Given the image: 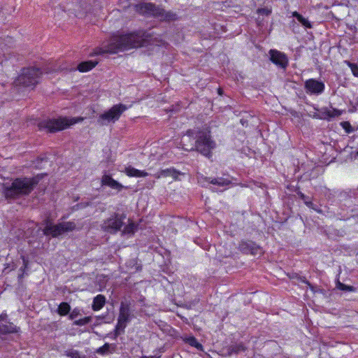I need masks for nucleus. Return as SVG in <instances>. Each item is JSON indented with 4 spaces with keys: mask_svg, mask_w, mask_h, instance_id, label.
I'll list each match as a JSON object with an SVG mask.
<instances>
[{
    "mask_svg": "<svg viewBox=\"0 0 358 358\" xmlns=\"http://www.w3.org/2000/svg\"><path fill=\"white\" fill-rule=\"evenodd\" d=\"M239 250L245 254H251L252 255H257L262 253L261 248L255 243L248 241H242L239 244Z\"/></svg>",
    "mask_w": 358,
    "mask_h": 358,
    "instance_id": "12",
    "label": "nucleus"
},
{
    "mask_svg": "<svg viewBox=\"0 0 358 358\" xmlns=\"http://www.w3.org/2000/svg\"><path fill=\"white\" fill-rule=\"evenodd\" d=\"M144 45L143 40L140 36L135 34L126 35H114L107 45L99 48L94 55L104 53L114 54L119 51H124L133 48H138Z\"/></svg>",
    "mask_w": 358,
    "mask_h": 358,
    "instance_id": "1",
    "label": "nucleus"
},
{
    "mask_svg": "<svg viewBox=\"0 0 358 358\" xmlns=\"http://www.w3.org/2000/svg\"><path fill=\"white\" fill-rule=\"evenodd\" d=\"M124 172L129 177L141 178L146 177L149 175L148 172L136 169L131 166L126 167Z\"/></svg>",
    "mask_w": 358,
    "mask_h": 358,
    "instance_id": "16",
    "label": "nucleus"
},
{
    "mask_svg": "<svg viewBox=\"0 0 358 358\" xmlns=\"http://www.w3.org/2000/svg\"><path fill=\"white\" fill-rule=\"evenodd\" d=\"M195 131H193V130H188L187 131V134L186 135H185L182 138V143L183 144V148L186 150H194V147L191 148L190 149H188L187 148H185V144L184 143L187 141V140H190L191 137H192L194 134H195Z\"/></svg>",
    "mask_w": 358,
    "mask_h": 358,
    "instance_id": "25",
    "label": "nucleus"
},
{
    "mask_svg": "<svg viewBox=\"0 0 358 358\" xmlns=\"http://www.w3.org/2000/svg\"><path fill=\"white\" fill-rule=\"evenodd\" d=\"M305 89L308 93L320 94L324 90V84L315 79H308L305 83Z\"/></svg>",
    "mask_w": 358,
    "mask_h": 358,
    "instance_id": "11",
    "label": "nucleus"
},
{
    "mask_svg": "<svg viewBox=\"0 0 358 358\" xmlns=\"http://www.w3.org/2000/svg\"><path fill=\"white\" fill-rule=\"evenodd\" d=\"M67 355L72 358H79V352L76 350H71L70 352H67Z\"/></svg>",
    "mask_w": 358,
    "mask_h": 358,
    "instance_id": "33",
    "label": "nucleus"
},
{
    "mask_svg": "<svg viewBox=\"0 0 358 358\" xmlns=\"http://www.w3.org/2000/svg\"><path fill=\"white\" fill-rule=\"evenodd\" d=\"M343 128L346 130L347 132L350 133L351 130L349 129L350 127H351L350 124L348 122H344L343 123Z\"/></svg>",
    "mask_w": 358,
    "mask_h": 358,
    "instance_id": "35",
    "label": "nucleus"
},
{
    "mask_svg": "<svg viewBox=\"0 0 358 358\" xmlns=\"http://www.w3.org/2000/svg\"><path fill=\"white\" fill-rule=\"evenodd\" d=\"M338 288L342 289V290H346V291H353L354 290V287H352V286H348V285H345L343 283H341L339 282L338 283Z\"/></svg>",
    "mask_w": 358,
    "mask_h": 358,
    "instance_id": "30",
    "label": "nucleus"
},
{
    "mask_svg": "<svg viewBox=\"0 0 358 358\" xmlns=\"http://www.w3.org/2000/svg\"><path fill=\"white\" fill-rule=\"evenodd\" d=\"M305 204L310 208H312L313 210H315V211H317V213H321L322 210H320V209H317L315 206V205L311 202V201H305Z\"/></svg>",
    "mask_w": 358,
    "mask_h": 358,
    "instance_id": "31",
    "label": "nucleus"
},
{
    "mask_svg": "<svg viewBox=\"0 0 358 358\" xmlns=\"http://www.w3.org/2000/svg\"><path fill=\"white\" fill-rule=\"evenodd\" d=\"M106 303V298L103 295L99 294L94 297L92 304V309L94 310H99L101 309Z\"/></svg>",
    "mask_w": 358,
    "mask_h": 358,
    "instance_id": "19",
    "label": "nucleus"
},
{
    "mask_svg": "<svg viewBox=\"0 0 358 358\" xmlns=\"http://www.w3.org/2000/svg\"><path fill=\"white\" fill-rule=\"evenodd\" d=\"M101 183L103 185L108 186L112 189H116L118 192L121 191L123 188V185L112 178L108 175H104L101 178Z\"/></svg>",
    "mask_w": 358,
    "mask_h": 358,
    "instance_id": "15",
    "label": "nucleus"
},
{
    "mask_svg": "<svg viewBox=\"0 0 358 358\" xmlns=\"http://www.w3.org/2000/svg\"><path fill=\"white\" fill-rule=\"evenodd\" d=\"M180 174V173L178 171L176 170L175 169L171 168L160 170L159 171L156 173L154 175V176L157 179L161 178L171 177L174 180H177Z\"/></svg>",
    "mask_w": 358,
    "mask_h": 358,
    "instance_id": "14",
    "label": "nucleus"
},
{
    "mask_svg": "<svg viewBox=\"0 0 358 358\" xmlns=\"http://www.w3.org/2000/svg\"><path fill=\"white\" fill-rule=\"evenodd\" d=\"M210 183H211L213 185H217L221 186V187H225V186H228L231 183V181L229 180L225 179L223 178H217L211 179L210 180Z\"/></svg>",
    "mask_w": 358,
    "mask_h": 358,
    "instance_id": "21",
    "label": "nucleus"
},
{
    "mask_svg": "<svg viewBox=\"0 0 358 358\" xmlns=\"http://www.w3.org/2000/svg\"><path fill=\"white\" fill-rule=\"evenodd\" d=\"M303 282H306V284H308V285H310V284L308 283V282H307V281H306V280H303Z\"/></svg>",
    "mask_w": 358,
    "mask_h": 358,
    "instance_id": "40",
    "label": "nucleus"
},
{
    "mask_svg": "<svg viewBox=\"0 0 358 358\" xmlns=\"http://www.w3.org/2000/svg\"><path fill=\"white\" fill-rule=\"evenodd\" d=\"M19 328L11 323L3 324L0 321V335L15 333L18 331Z\"/></svg>",
    "mask_w": 358,
    "mask_h": 358,
    "instance_id": "17",
    "label": "nucleus"
},
{
    "mask_svg": "<svg viewBox=\"0 0 358 358\" xmlns=\"http://www.w3.org/2000/svg\"><path fill=\"white\" fill-rule=\"evenodd\" d=\"M292 16L296 17L297 20L306 28L310 29L312 28L311 23L308 21V19L303 17L301 14H299L296 11H294L292 13Z\"/></svg>",
    "mask_w": 358,
    "mask_h": 358,
    "instance_id": "20",
    "label": "nucleus"
},
{
    "mask_svg": "<svg viewBox=\"0 0 358 358\" xmlns=\"http://www.w3.org/2000/svg\"><path fill=\"white\" fill-rule=\"evenodd\" d=\"M125 219L126 215L115 213L112 214L110 217L103 220V223L101 224V228L105 232L115 234L120 231Z\"/></svg>",
    "mask_w": 358,
    "mask_h": 358,
    "instance_id": "6",
    "label": "nucleus"
},
{
    "mask_svg": "<svg viewBox=\"0 0 358 358\" xmlns=\"http://www.w3.org/2000/svg\"><path fill=\"white\" fill-rule=\"evenodd\" d=\"M348 65L355 76L358 77V66L355 64L348 62Z\"/></svg>",
    "mask_w": 358,
    "mask_h": 358,
    "instance_id": "29",
    "label": "nucleus"
},
{
    "mask_svg": "<svg viewBox=\"0 0 358 358\" xmlns=\"http://www.w3.org/2000/svg\"><path fill=\"white\" fill-rule=\"evenodd\" d=\"M71 307L69 303L62 302L58 307V313L61 315H66L70 311Z\"/></svg>",
    "mask_w": 358,
    "mask_h": 358,
    "instance_id": "23",
    "label": "nucleus"
},
{
    "mask_svg": "<svg viewBox=\"0 0 358 358\" xmlns=\"http://www.w3.org/2000/svg\"><path fill=\"white\" fill-rule=\"evenodd\" d=\"M97 64V61L83 62L78 66V69L80 72H87L94 68Z\"/></svg>",
    "mask_w": 358,
    "mask_h": 358,
    "instance_id": "18",
    "label": "nucleus"
},
{
    "mask_svg": "<svg viewBox=\"0 0 358 358\" xmlns=\"http://www.w3.org/2000/svg\"><path fill=\"white\" fill-rule=\"evenodd\" d=\"M41 75L42 72L39 69L27 68L18 76L16 83L24 87H34L39 82Z\"/></svg>",
    "mask_w": 358,
    "mask_h": 358,
    "instance_id": "5",
    "label": "nucleus"
},
{
    "mask_svg": "<svg viewBox=\"0 0 358 358\" xmlns=\"http://www.w3.org/2000/svg\"><path fill=\"white\" fill-rule=\"evenodd\" d=\"M22 261H23V264H24V268L23 270H24L25 268H27V265H28V260L27 258H25L24 256L22 257Z\"/></svg>",
    "mask_w": 358,
    "mask_h": 358,
    "instance_id": "36",
    "label": "nucleus"
},
{
    "mask_svg": "<svg viewBox=\"0 0 358 358\" xmlns=\"http://www.w3.org/2000/svg\"><path fill=\"white\" fill-rule=\"evenodd\" d=\"M143 358H159V357H153V356H145V357H143Z\"/></svg>",
    "mask_w": 358,
    "mask_h": 358,
    "instance_id": "38",
    "label": "nucleus"
},
{
    "mask_svg": "<svg viewBox=\"0 0 358 358\" xmlns=\"http://www.w3.org/2000/svg\"><path fill=\"white\" fill-rule=\"evenodd\" d=\"M92 318L90 317H85L82 319L74 321L73 324L77 326H83L90 322Z\"/></svg>",
    "mask_w": 358,
    "mask_h": 358,
    "instance_id": "27",
    "label": "nucleus"
},
{
    "mask_svg": "<svg viewBox=\"0 0 358 358\" xmlns=\"http://www.w3.org/2000/svg\"><path fill=\"white\" fill-rule=\"evenodd\" d=\"M357 155H358V151H357Z\"/></svg>",
    "mask_w": 358,
    "mask_h": 358,
    "instance_id": "42",
    "label": "nucleus"
},
{
    "mask_svg": "<svg viewBox=\"0 0 358 358\" xmlns=\"http://www.w3.org/2000/svg\"><path fill=\"white\" fill-rule=\"evenodd\" d=\"M138 11L143 15H150L159 18L162 21H174L177 20V15L169 10L156 6L150 3H145L136 6Z\"/></svg>",
    "mask_w": 358,
    "mask_h": 358,
    "instance_id": "4",
    "label": "nucleus"
},
{
    "mask_svg": "<svg viewBox=\"0 0 358 358\" xmlns=\"http://www.w3.org/2000/svg\"><path fill=\"white\" fill-rule=\"evenodd\" d=\"M128 107L120 103L113 106L108 111L100 115L98 122L101 125H106L110 122H115L119 120L121 115L127 110Z\"/></svg>",
    "mask_w": 358,
    "mask_h": 358,
    "instance_id": "10",
    "label": "nucleus"
},
{
    "mask_svg": "<svg viewBox=\"0 0 358 358\" xmlns=\"http://www.w3.org/2000/svg\"><path fill=\"white\" fill-rule=\"evenodd\" d=\"M131 313L129 305L122 302L120 307V312L117 317V322L115 329V337L123 334L127 324L131 321Z\"/></svg>",
    "mask_w": 358,
    "mask_h": 358,
    "instance_id": "9",
    "label": "nucleus"
},
{
    "mask_svg": "<svg viewBox=\"0 0 358 358\" xmlns=\"http://www.w3.org/2000/svg\"><path fill=\"white\" fill-rule=\"evenodd\" d=\"M301 198H302L303 199H305V196H304L303 194H302V195H301Z\"/></svg>",
    "mask_w": 358,
    "mask_h": 358,
    "instance_id": "41",
    "label": "nucleus"
},
{
    "mask_svg": "<svg viewBox=\"0 0 358 358\" xmlns=\"http://www.w3.org/2000/svg\"><path fill=\"white\" fill-rule=\"evenodd\" d=\"M195 149L203 155L210 157L211 150L214 148L215 143L210 139L208 131H199L196 136Z\"/></svg>",
    "mask_w": 358,
    "mask_h": 358,
    "instance_id": "7",
    "label": "nucleus"
},
{
    "mask_svg": "<svg viewBox=\"0 0 358 358\" xmlns=\"http://www.w3.org/2000/svg\"><path fill=\"white\" fill-rule=\"evenodd\" d=\"M245 350V348L243 344H239L234 347L233 350L235 352H239L241 351H244Z\"/></svg>",
    "mask_w": 358,
    "mask_h": 358,
    "instance_id": "34",
    "label": "nucleus"
},
{
    "mask_svg": "<svg viewBox=\"0 0 358 358\" xmlns=\"http://www.w3.org/2000/svg\"><path fill=\"white\" fill-rule=\"evenodd\" d=\"M137 229V224L133 222H129V224L124 227L122 231V234H134Z\"/></svg>",
    "mask_w": 358,
    "mask_h": 358,
    "instance_id": "22",
    "label": "nucleus"
},
{
    "mask_svg": "<svg viewBox=\"0 0 358 358\" xmlns=\"http://www.w3.org/2000/svg\"><path fill=\"white\" fill-rule=\"evenodd\" d=\"M257 13L259 15H269L272 13L271 8H262L257 10Z\"/></svg>",
    "mask_w": 358,
    "mask_h": 358,
    "instance_id": "28",
    "label": "nucleus"
},
{
    "mask_svg": "<svg viewBox=\"0 0 358 358\" xmlns=\"http://www.w3.org/2000/svg\"><path fill=\"white\" fill-rule=\"evenodd\" d=\"M83 117H59L57 119H48L38 124L40 129H47L49 132H57L64 130L71 125L81 122Z\"/></svg>",
    "mask_w": 358,
    "mask_h": 358,
    "instance_id": "3",
    "label": "nucleus"
},
{
    "mask_svg": "<svg viewBox=\"0 0 358 358\" xmlns=\"http://www.w3.org/2000/svg\"><path fill=\"white\" fill-rule=\"evenodd\" d=\"M109 347L110 346L108 344H105L104 345H103L102 347L99 348V350H97V352L100 353V354H104L105 352H106L108 350Z\"/></svg>",
    "mask_w": 358,
    "mask_h": 358,
    "instance_id": "32",
    "label": "nucleus"
},
{
    "mask_svg": "<svg viewBox=\"0 0 358 358\" xmlns=\"http://www.w3.org/2000/svg\"><path fill=\"white\" fill-rule=\"evenodd\" d=\"M76 227V225L73 222H64L57 224H53L48 222L43 229V232L45 236L50 235L52 237L55 238L64 233L73 231Z\"/></svg>",
    "mask_w": 358,
    "mask_h": 358,
    "instance_id": "8",
    "label": "nucleus"
},
{
    "mask_svg": "<svg viewBox=\"0 0 358 358\" xmlns=\"http://www.w3.org/2000/svg\"><path fill=\"white\" fill-rule=\"evenodd\" d=\"M271 61L281 68L285 69L288 64V59L286 55L276 50L269 51Z\"/></svg>",
    "mask_w": 358,
    "mask_h": 358,
    "instance_id": "13",
    "label": "nucleus"
},
{
    "mask_svg": "<svg viewBox=\"0 0 358 358\" xmlns=\"http://www.w3.org/2000/svg\"><path fill=\"white\" fill-rule=\"evenodd\" d=\"M36 184L37 181L34 178H16L10 185H4L3 194L7 199H15L28 195Z\"/></svg>",
    "mask_w": 358,
    "mask_h": 358,
    "instance_id": "2",
    "label": "nucleus"
},
{
    "mask_svg": "<svg viewBox=\"0 0 358 358\" xmlns=\"http://www.w3.org/2000/svg\"><path fill=\"white\" fill-rule=\"evenodd\" d=\"M76 314L75 313V310H73L70 315V318L73 319L76 317Z\"/></svg>",
    "mask_w": 358,
    "mask_h": 358,
    "instance_id": "37",
    "label": "nucleus"
},
{
    "mask_svg": "<svg viewBox=\"0 0 358 358\" xmlns=\"http://www.w3.org/2000/svg\"><path fill=\"white\" fill-rule=\"evenodd\" d=\"M187 343L195 347L198 350H202V345L199 343L194 337H189L186 339Z\"/></svg>",
    "mask_w": 358,
    "mask_h": 358,
    "instance_id": "26",
    "label": "nucleus"
},
{
    "mask_svg": "<svg viewBox=\"0 0 358 358\" xmlns=\"http://www.w3.org/2000/svg\"><path fill=\"white\" fill-rule=\"evenodd\" d=\"M324 113L328 117H336L340 116L342 114V112L338 109L331 108V109H325Z\"/></svg>",
    "mask_w": 358,
    "mask_h": 358,
    "instance_id": "24",
    "label": "nucleus"
},
{
    "mask_svg": "<svg viewBox=\"0 0 358 358\" xmlns=\"http://www.w3.org/2000/svg\"><path fill=\"white\" fill-rule=\"evenodd\" d=\"M2 50H3V47H0V55L1 54Z\"/></svg>",
    "mask_w": 358,
    "mask_h": 358,
    "instance_id": "39",
    "label": "nucleus"
}]
</instances>
